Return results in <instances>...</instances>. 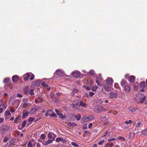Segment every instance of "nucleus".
Returning <instances> with one entry per match:
<instances>
[{
    "label": "nucleus",
    "instance_id": "nucleus-1",
    "mask_svg": "<svg viewBox=\"0 0 147 147\" xmlns=\"http://www.w3.org/2000/svg\"><path fill=\"white\" fill-rule=\"evenodd\" d=\"M106 110V109H104L100 106H98L94 109V111L96 113H100L103 110Z\"/></svg>",
    "mask_w": 147,
    "mask_h": 147
},
{
    "label": "nucleus",
    "instance_id": "nucleus-2",
    "mask_svg": "<svg viewBox=\"0 0 147 147\" xmlns=\"http://www.w3.org/2000/svg\"><path fill=\"white\" fill-rule=\"evenodd\" d=\"M118 94L116 92H111L109 94V97L113 99L116 98Z\"/></svg>",
    "mask_w": 147,
    "mask_h": 147
},
{
    "label": "nucleus",
    "instance_id": "nucleus-3",
    "mask_svg": "<svg viewBox=\"0 0 147 147\" xmlns=\"http://www.w3.org/2000/svg\"><path fill=\"white\" fill-rule=\"evenodd\" d=\"M47 137L50 139L54 141L56 137V136L52 133L49 132L47 135Z\"/></svg>",
    "mask_w": 147,
    "mask_h": 147
},
{
    "label": "nucleus",
    "instance_id": "nucleus-4",
    "mask_svg": "<svg viewBox=\"0 0 147 147\" xmlns=\"http://www.w3.org/2000/svg\"><path fill=\"white\" fill-rule=\"evenodd\" d=\"M80 73L78 71H75L72 73V75L74 77L78 78L80 76Z\"/></svg>",
    "mask_w": 147,
    "mask_h": 147
},
{
    "label": "nucleus",
    "instance_id": "nucleus-5",
    "mask_svg": "<svg viewBox=\"0 0 147 147\" xmlns=\"http://www.w3.org/2000/svg\"><path fill=\"white\" fill-rule=\"evenodd\" d=\"M64 73V71L63 70L59 69L56 71L54 74H56L58 76H61Z\"/></svg>",
    "mask_w": 147,
    "mask_h": 147
},
{
    "label": "nucleus",
    "instance_id": "nucleus-6",
    "mask_svg": "<svg viewBox=\"0 0 147 147\" xmlns=\"http://www.w3.org/2000/svg\"><path fill=\"white\" fill-rule=\"evenodd\" d=\"M73 107L76 110L78 109L79 108V103L78 102L76 101L73 103Z\"/></svg>",
    "mask_w": 147,
    "mask_h": 147
},
{
    "label": "nucleus",
    "instance_id": "nucleus-7",
    "mask_svg": "<svg viewBox=\"0 0 147 147\" xmlns=\"http://www.w3.org/2000/svg\"><path fill=\"white\" fill-rule=\"evenodd\" d=\"M106 84L108 85H111L113 82V79L112 78H107L106 80Z\"/></svg>",
    "mask_w": 147,
    "mask_h": 147
},
{
    "label": "nucleus",
    "instance_id": "nucleus-8",
    "mask_svg": "<svg viewBox=\"0 0 147 147\" xmlns=\"http://www.w3.org/2000/svg\"><path fill=\"white\" fill-rule=\"evenodd\" d=\"M90 119V117L88 116L84 117L81 119V120L83 122H87Z\"/></svg>",
    "mask_w": 147,
    "mask_h": 147
},
{
    "label": "nucleus",
    "instance_id": "nucleus-9",
    "mask_svg": "<svg viewBox=\"0 0 147 147\" xmlns=\"http://www.w3.org/2000/svg\"><path fill=\"white\" fill-rule=\"evenodd\" d=\"M31 73H27L24 75L23 76L24 77V80H27L29 77L31 76Z\"/></svg>",
    "mask_w": 147,
    "mask_h": 147
},
{
    "label": "nucleus",
    "instance_id": "nucleus-10",
    "mask_svg": "<svg viewBox=\"0 0 147 147\" xmlns=\"http://www.w3.org/2000/svg\"><path fill=\"white\" fill-rule=\"evenodd\" d=\"M19 79L17 75H14L12 77V81L14 83L16 82Z\"/></svg>",
    "mask_w": 147,
    "mask_h": 147
},
{
    "label": "nucleus",
    "instance_id": "nucleus-11",
    "mask_svg": "<svg viewBox=\"0 0 147 147\" xmlns=\"http://www.w3.org/2000/svg\"><path fill=\"white\" fill-rule=\"evenodd\" d=\"M124 90L126 93H128L130 90V88L129 86L126 85L125 86Z\"/></svg>",
    "mask_w": 147,
    "mask_h": 147
},
{
    "label": "nucleus",
    "instance_id": "nucleus-12",
    "mask_svg": "<svg viewBox=\"0 0 147 147\" xmlns=\"http://www.w3.org/2000/svg\"><path fill=\"white\" fill-rule=\"evenodd\" d=\"M23 114L22 116V118L23 119H24L28 116V115L29 113L28 111H23Z\"/></svg>",
    "mask_w": 147,
    "mask_h": 147
},
{
    "label": "nucleus",
    "instance_id": "nucleus-13",
    "mask_svg": "<svg viewBox=\"0 0 147 147\" xmlns=\"http://www.w3.org/2000/svg\"><path fill=\"white\" fill-rule=\"evenodd\" d=\"M135 79V77L134 76H131L129 77V81L133 83Z\"/></svg>",
    "mask_w": 147,
    "mask_h": 147
},
{
    "label": "nucleus",
    "instance_id": "nucleus-14",
    "mask_svg": "<svg viewBox=\"0 0 147 147\" xmlns=\"http://www.w3.org/2000/svg\"><path fill=\"white\" fill-rule=\"evenodd\" d=\"M142 124L141 122L139 120H137L135 123L134 125L136 127H139L140 125Z\"/></svg>",
    "mask_w": 147,
    "mask_h": 147
},
{
    "label": "nucleus",
    "instance_id": "nucleus-15",
    "mask_svg": "<svg viewBox=\"0 0 147 147\" xmlns=\"http://www.w3.org/2000/svg\"><path fill=\"white\" fill-rule=\"evenodd\" d=\"M53 141L49 139L47 141L45 142L44 143H43L42 144L44 145H47L48 144L52 143Z\"/></svg>",
    "mask_w": 147,
    "mask_h": 147
},
{
    "label": "nucleus",
    "instance_id": "nucleus-16",
    "mask_svg": "<svg viewBox=\"0 0 147 147\" xmlns=\"http://www.w3.org/2000/svg\"><path fill=\"white\" fill-rule=\"evenodd\" d=\"M67 125L68 126L70 127L76 126L77 125L76 123L74 122L67 123Z\"/></svg>",
    "mask_w": 147,
    "mask_h": 147
},
{
    "label": "nucleus",
    "instance_id": "nucleus-17",
    "mask_svg": "<svg viewBox=\"0 0 147 147\" xmlns=\"http://www.w3.org/2000/svg\"><path fill=\"white\" fill-rule=\"evenodd\" d=\"M32 85L35 86H38L40 85V82L39 81H37L34 82H32Z\"/></svg>",
    "mask_w": 147,
    "mask_h": 147
},
{
    "label": "nucleus",
    "instance_id": "nucleus-18",
    "mask_svg": "<svg viewBox=\"0 0 147 147\" xmlns=\"http://www.w3.org/2000/svg\"><path fill=\"white\" fill-rule=\"evenodd\" d=\"M97 79H96V83L97 84V85L99 86H101L102 84L100 83V82L99 81H101L102 79L101 78H98L96 77Z\"/></svg>",
    "mask_w": 147,
    "mask_h": 147
},
{
    "label": "nucleus",
    "instance_id": "nucleus-19",
    "mask_svg": "<svg viewBox=\"0 0 147 147\" xmlns=\"http://www.w3.org/2000/svg\"><path fill=\"white\" fill-rule=\"evenodd\" d=\"M121 84L122 86H125L127 84V82L125 80H122L121 82Z\"/></svg>",
    "mask_w": 147,
    "mask_h": 147
},
{
    "label": "nucleus",
    "instance_id": "nucleus-20",
    "mask_svg": "<svg viewBox=\"0 0 147 147\" xmlns=\"http://www.w3.org/2000/svg\"><path fill=\"white\" fill-rule=\"evenodd\" d=\"M107 91L109 92L110 91L111 88L110 87L107 86H104L103 87Z\"/></svg>",
    "mask_w": 147,
    "mask_h": 147
},
{
    "label": "nucleus",
    "instance_id": "nucleus-21",
    "mask_svg": "<svg viewBox=\"0 0 147 147\" xmlns=\"http://www.w3.org/2000/svg\"><path fill=\"white\" fill-rule=\"evenodd\" d=\"M78 92V90L76 88H74L72 90V92L71 93V94L72 96H74L75 94V93H76Z\"/></svg>",
    "mask_w": 147,
    "mask_h": 147
},
{
    "label": "nucleus",
    "instance_id": "nucleus-22",
    "mask_svg": "<svg viewBox=\"0 0 147 147\" xmlns=\"http://www.w3.org/2000/svg\"><path fill=\"white\" fill-rule=\"evenodd\" d=\"M140 87L142 88H144L145 87V84L144 82H142L140 84Z\"/></svg>",
    "mask_w": 147,
    "mask_h": 147
},
{
    "label": "nucleus",
    "instance_id": "nucleus-23",
    "mask_svg": "<svg viewBox=\"0 0 147 147\" xmlns=\"http://www.w3.org/2000/svg\"><path fill=\"white\" fill-rule=\"evenodd\" d=\"M29 103L23 102L22 106L23 108H26L28 107L29 105H30Z\"/></svg>",
    "mask_w": 147,
    "mask_h": 147
},
{
    "label": "nucleus",
    "instance_id": "nucleus-24",
    "mask_svg": "<svg viewBox=\"0 0 147 147\" xmlns=\"http://www.w3.org/2000/svg\"><path fill=\"white\" fill-rule=\"evenodd\" d=\"M41 107L40 106H37L35 105L34 107V111L37 110H39L41 109Z\"/></svg>",
    "mask_w": 147,
    "mask_h": 147
},
{
    "label": "nucleus",
    "instance_id": "nucleus-25",
    "mask_svg": "<svg viewBox=\"0 0 147 147\" xmlns=\"http://www.w3.org/2000/svg\"><path fill=\"white\" fill-rule=\"evenodd\" d=\"M20 116H18L16 117L14 120V123H16L18 121H19L20 120Z\"/></svg>",
    "mask_w": 147,
    "mask_h": 147
},
{
    "label": "nucleus",
    "instance_id": "nucleus-26",
    "mask_svg": "<svg viewBox=\"0 0 147 147\" xmlns=\"http://www.w3.org/2000/svg\"><path fill=\"white\" fill-rule=\"evenodd\" d=\"M129 109L130 111L132 112H135L137 110V108L136 107L134 108H129Z\"/></svg>",
    "mask_w": 147,
    "mask_h": 147
},
{
    "label": "nucleus",
    "instance_id": "nucleus-27",
    "mask_svg": "<svg viewBox=\"0 0 147 147\" xmlns=\"http://www.w3.org/2000/svg\"><path fill=\"white\" fill-rule=\"evenodd\" d=\"M29 94L31 95H34V90L33 89L30 90L29 91Z\"/></svg>",
    "mask_w": 147,
    "mask_h": 147
},
{
    "label": "nucleus",
    "instance_id": "nucleus-28",
    "mask_svg": "<svg viewBox=\"0 0 147 147\" xmlns=\"http://www.w3.org/2000/svg\"><path fill=\"white\" fill-rule=\"evenodd\" d=\"M81 115L80 114H78L77 115L75 116V117L76 118V119L77 121H79L81 118Z\"/></svg>",
    "mask_w": 147,
    "mask_h": 147
},
{
    "label": "nucleus",
    "instance_id": "nucleus-29",
    "mask_svg": "<svg viewBox=\"0 0 147 147\" xmlns=\"http://www.w3.org/2000/svg\"><path fill=\"white\" fill-rule=\"evenodd\" d=\"M134 133L133 132H130L129 134V137L130 138L132 139L134 137Z\"/></svg>",
    "mask_w": 147,
    "mask_h": 147
},
{
    "label": "nucleus",
    "instance_id": "nucleus-30",
    "mask_svg": "<svg viewBox=\"0 0 147 147\" xmlns=\"http://www.w3.org/2000/svg\"><path fill=\"white\" fill-rule=\"evenodd\" d=\"M9 80H10V79L8 78H6L4 79V81H3V82L4 83L7 84V83H8Z\"/></svg>",
    "mask_w": 147,
    "mask_h": 147
},
{
    "label": "nucleus",
    "instance_id": "nucleus-31",
    "mask_svg": "<svg viewBox=\"0 0 147 147\" xmlns=\"http://www.w3.org/2000/svg\"><path fill=\"white\" fill-rule=\"evenodd\" d=\"M4 114L5 116V115H11V114L9 111L8 110H7L5 111L4 113Z\"/></svg>",
    "mask_w": 147,
    "mask_h": 147
},
{
    "label": "nucleus",
    "instance_id": "nucleus-32",
    "mask_svg": "<svg viewBox=\"0 0 147 147\" xmlns=\"http://www.w3.org/2000/svg\"><path fill=\"white\" fill-rule=\"evenodd\" d=\"M26 124V121H24L22 124V128H19V129H22L23 128H24Z\"/></svg>",
    "mask_w": 147,
    "mask_h": 147
},
{
    "label": "nucleus",
    "instance_id": "nucleus-33",
    "mask_svg": "<svg viewBox=\"0 0 147 147\" xmlns=\"http://www.w3.org/2000/svg\"><path fill=\"white\" fill-rule=\"evenodd\" d=\"M71 144L73 146L75 147H78L79 146V145L74 142H72L71 143Z\"/></svg>",
    "mask_w": 147,
    "mask_h": 147
},
{
    "label": "nucleus",
    "instance_id": "nucleus-34",
    "mask_svg": "<svg viewBox=\"0 0 147 147\" xmlns=\"http://www.w3.org/2000/svg\"><path fill=\"white\" fill-rule=\"evenodd\" d=\"M118 139L120 140H121L123 141H125V138L122 137L121 136H119L118 138Z\"/></svg>",
    "mask_w": 147,
    "mask_h": 147
},
{
    "label": "nucleus",
    "instance_id": "nucleus-35",
    "mask_svg": "<svg viewBox=\"0 0 147 147\" xmlns=\"http://www.w3.org/2000/svg\"><path fill=\"white\" fill-rule=\"evenodd\" d=\"M28 86H26V88L24 89V91L25 93H27L28 92Z\"/></svg>",
    "mask_w": 147,
    "mask_h": 147
},
{
    "label": "nucleus",
    "instance_id": "nucleus-36",
    "mask_svg": "<svg viewBox=\"0 0 147 147\" xmlns=\"http://www.w3.org/2000/svg\"><path fill=\"white\" fill-rule=\"evenodd\" d=\"M80 106L84 107L86 105V104L85 103H84L83 101H81L80 102Z\"/></svg>",
    "mask_w": 147,
    "mask_h": 147
},
{
    "label": "nucleus",
    "instance_id": "nucleus-37",
    "mask_svg": "<svg viewBox=\"0 0 147 147\" xmlns=\"http://www.w3.org/2000/svg\"><path fill=\"white\" fill-rule=\"evenodd\" d=\"M98 87L95 86L93 87L92 88V90L93 91H95L98 88Z\"/></svg>",
    "mask_w": 147,
    "mask_h": 147
},
{
    "label": "nucleus",
    "instance_id": "nucleus-38",
    "mask_svg": "<svg viewBox=\"0 0 147 147\" xmlns=\"http://www.w3.org/2000/svg\"><path fill=\"white\" fill-rule=\"evenodd\" d=\"M50 97L52 99H54L55 94L54 93H51L50 94Z\"/></svg>",
    "mask_w": 147,
    "mask_h": 147
},
{
    "label": "nucleus",
    "instance_id": "nucleus-39",
    "mask_svg": "<svg viewBox=\"0 0 147 147\" xmlns=\"http://www.w3.org/2000/svg\"><path fill=\"white\" fill-rule=\"evenodd\" d=\"M42 85L43 87H47L49 86V85L46 84V83L45 82H42Z\"/></svg>",
    "mask_w": 147,
    "mask_h": 147
},
{
    "label": "nucleus",
    "instance_id": "nucleus-40",
    "mask_svg": "<svg viewBox=\"0 0 147 147\" xmlns=\"http://www.w3.org/2000/svg\"><path fill=\"white\" fill-rule=\"evenodd\" d=\"M46 138L45 135L44 134H42L41 135L40 138L42 139H44Z\"/></svg>",
    "mask_w": 147,
    "mask_h": 147
},
{
    "label": "nucleus",
    "instance_id": "nucleus-41",
    "mask_svg": "<svg viewBox=\"0 0 147 147\" xmlns=\"http://www.w3.org/2000/svg\"><path fill=\"white\" fill-rule=\"evenodd\" d=\"M61 140H63V139L61 138H57L56 140V141L57 142H59V141H61Z\"/></svg>",
    "mask_w": 147,
    "mask_h": 147
},
{
    "label": "nucleus",
    "instance_id": "nucleus-42",
    "mask_svg": "<svg viewBox=\"0 0 147 147\" xmlns=\"http://www.w3.org/2000/svg\"><path fill=\"white\" fill-rule=\"evenodd\" d=\"M146 99V97L145 96L143 97L142 99L140 100V102L141 103H142Z\"/></svg>",
    "mask_w": 147,
    "mask_h": 147
},
{
    "label": "nucleus",
    "instance_id": "nucleus-43",
    "mask_svg": "<svg viewBox=\"0 0 147 147\" xmlns=\"http://www.w3.org/2000/svg\"><path fill=\"white\" fill-rule=\"evenodd\" d=\"M59 117L60 118H62V119L65 118L64 116L62 114H59Z\"/></svg>",
    "mask_w": 147,
    "mask_h": 147
},
{
    "label": "nucleus",
    "instance_id": "nucleus-44",
    "mask_svg": "<svg viewBox=\"0 0 147 147\" xmlns=\"http://www.w3.org/2000/svg\"><path fill=\"white\" fill-rule=\"evenodd\" d=\"M34 120L33 118L32 117H30L28 119V121L29 122H31L33 121Z\"/></svg>",
    "mask_w": 147,
    "mask_h": 147
},
{
    "label": "nucleus",
    "instance_id": "nucleus-45",
    "mask_svg": "<svg viewBox=\"0 0 147 147\" xmlns=\"http://www.w3.org/2000/svg\"><path fill=\"white\" fill-rule=\"evenodd\" d=\"M50 116L51 117H56L57 116L55 113H52L50 114Z\"/></svg>",
    "mask_w": 147,
    "mask_h": 147
},
{
    "label": "nucleus",
    "instance_id": "nucleus-46",
    "mask_svg": "<svg viewBox=\"0 0 147 147\" xmlns=\"http://www.w3.org/2000/svg\"><path fill=\"white\" fill-rule=\"evenodd\" d=\"M114 87L117 89L119 88V84L117 83H115L114 85Z\"/></svg>",
    "mask_w": 147,
    "mask_h": 147
},
{
    "label": "nucleus",
    "instance_id": "nucleus-47",
    "mask_svg": "<svg viewBox=\"0 0 147 147\" xmlns=\"http://www.w3.org/2000/svg\"><path fill=\"white\" fill-rule=\"evenodd\" d=\"M34 109L32 108L31 109V110L30 111V114H32L34 113Z\"/></svg>",
    "mask_w": 147,
    "mask_h": 147
},
{
    "label": "nucleus",
    "instance_id": "nucleus-48",
    "mask_svg": "<svg viewBox=\"0 0 147 147\" xmlns=\"http://www.w3.org/2000/svg\"><path fill=\"white\" fill-rule=\"evenodd\" d=\"M104 142V141L103 140H102L99 142L98 144L101 145Z\"/></svg>",
    "mask_w": 147,
    "mask_h": 147
},
{
    "label": "nucleus",
    "instance_id": "nucleus-49",
    "mask_svg": "<svg viewBox=\"0 0 147 147\" xmlns=\"http://www.w3.org/2000/svg\"><path fill=\"white\" fill-rule=\"evenodd\" d=\"M31 77L30 78V79L31 80H33V79L34 78V74H32V73H31Z\"/></svg>",
    "mask_w": 147,
    "mask_h": 147
},
{
    "label": "nucleus",
    "instance_id": "nucleus-50",
    "mask_svg": "<svg viewBox=\"0 0 147 147\" xmlns=\"http://www.w3.org/2000/svg\"><path fill=\"white\" fill-rule=\"evenodd\" d=\"M132 121L131 120H129L128 121H126L125 122V123L126 124H130L131 123Z\"/></svg>",
    "mask_w": 147,
    "mask_h": 147
},
{
    "label": "nucleus",
    "instance_id": "nucleus-51",
    "mask_svg": "<svg viewBox=\"0 0 147 147\" xmlns=\"http://www.w3.org/2000/svg\"><path fill=\"white\" fill-rule=\"evenodd\" d=\"M28 147H32V144L30 142H29L27 144Z\"/></svg>",
    "mask_w": 147,
    "mask_h": 147
},
{
    "label": "nucleus",
    "instance_id": "nucleus-52",
    "mask_svg": "<svg viewBox=\"0 0 147 147\" xmlns=\"http://www.w3.org/2000/svg\"><path fill=\"white\" fill-rule=\"evenodd\" d=\"M89 96H92L94 95V93L93 92H89Z\"/></svg>",
    "mask_w": 147,
    "mask_h": 147
},
{
    "label": "nucleus",
    "instance_id": "nucleus-53",
    "mask_svg": "<svg viewBox=\"0 0 147 147\" xmlns=\"http://www.w3.org/2000/svg\"><path fill=\"white\" fill-rule=\"evenodd\" d=\"M89 73L91 75H94L95 72L93 70H90L89 71Z\"/></svg>",
    "mask_w": 147,
    "mask_h": 147
},
{
    "label": "nucleus",
    "instance_id": "nucleus-54",
    "mask_svg": "<svg viewBox=\"0 0 147 147\" xmlns=\"http://www.w3.org/2000/svg\"><path fill=\"white\" fill-rule=\"evenodd\" d=\"M138 88V86L136 85H134V89L135 90H137Z\"/></svg>",
    "mask_w": 147,
    "mask_h": 147
},
{
    "label": "nucleus",
    "instance_id": "nucleus-55",
    "mask_svg": "<svg viewBox=\"0 0 147 147\" xmlns=\"http://www.w3.org/2000/svg\"><path fill=\"white\" fill-rule=\"evenodd\" d=\"M51 111L50 110H48L47 111V113L45 114V115L46 116H48V115H49V111Z\"/></svg>",
    "mask_w": 147,
    "mask_h": 147
},
{
    "label": "nucleus",
    "instance_id": "nucleus-56",
    "mask_svg": "<svg viewBox=\"0 0 147 147\" xmlns=\"http://www.w3.org/2000/svg\"><path fill=\"white\" fill-rule=\"evenodd\" d=\"M8 138H7L6 137H5L4 139V142H6L8 141Z\"/></svg>",
    "mask_w": 147,
    "mask_h": 147
},
{
    "label": "nucleus",
    "instance_id": "nucleus-57",
    "mask_svg": "<svg viewBox=\"0 0 147 147\" xmlns=\"http://www.w3.org/2000/svg\"><path fill=\"white\" fill-rule=\"evenodd\" d=\"M115 140V138H112L111 139H109L108 140V141L111 142L112 141H113Z\"/></svg>",
    "mask_w": 147,
    "mask_h": 147
},
{
    "label": "nucleus",
    "instance_id": "nucleus-58",
    "mask_svg": "<svg viewBox=\"0 0 147 147\" xmlns=\"http://www.w3.org/2000/svg\"><path fill=\"white\" fill-rule=\"evenodd\" d=\"M4 120V119L3 118H0V124L2 123Z\"/></svg>",
    "mask_w": 147,
    "mask_h": 147
},
{
    "label": "nucleus",
    "instance_id": "nucleus-59",
    "mask_svg": "<svg viewBox=\"0 0 147 147\" xmlns=\"http://www.w3.org/2000/svg\"><path fill=\"white\" fill-rule=\"evenodd\" d=\"M28 101V100L27 98H25L24 99L23 102L27 103V102Z\"/></svg>",
    "mask_w": 147,
    "mask_h": 147
},
{
    "label": "nucleus",
    "instance_id": "nucleus-60",
    "mask_svg": "<svg viewBox=\"0 0 147 147\" xmlns=\"http://www.w3.org/2000/svg\"><path fill=\"white\" fill-rule=\"evenodd\" d=\"M17 96L19 98H22L23 96L22 95L20 94H18L17 95Z\"/></svg>",
    "mask_w": 147,
    "mask_h": 147
},
{
    "label": "nucleus",
    "instance_id": "nucleus-61",
    "mask_svg": "<svg viewBox=\"0 0 147 147\" xmlns=\"http://www.w3.org/2000/svg\"><path fill=\"white\" fill-rule=\"evenodd\" d=\"M10 111L11 113H13L14 112V109L13 108H11L10 109Z\"/></svg>",
    "mask_w": 147,
    "mask_h": 147
},
{
    "label": "nucleus",
    "instance_id": "nucleus-62",
    "mask_svg": "<svg viewBox=\"0 0 147 147\" xmlns=\"http://www.w3.org/2000/svg\"><path fill=\"white\" fill-rule=\"evenodd\" d=\"M3 100H0V107H1V106H2L3 104Z\"/></svg>",
    "mask_w": 147,
    "mask_h": 147
},
{
    "label": "nucleus",
    "instance_id": "nucleus-63",
    "mask_svg": "<svg viewBox=\"0 0 147 147\" xmlns=\"http://www.w3.org/2000/svg\"><path fill=\"white\" fill-rule=\"evenodd\" d=\"M92 126V123H90L89 124L88 126V128H90Z\"/></svg>",
    "mask_w": 147,
    "mask_h": 147
},
{
    "label": "nucleus",
    "instance_id": "nucleus-64",
    "mask_svg": "<svg viewBox=\"0 0 147 147\" xmlns=\"http://www.w3.org/2000/svg\"><path fill=\"white\" fill-rule=\"evenodd\" d=\"M87 128L86 124H85L83 125V129H86Z\"/></svg>",
    "mask_w": 147,
    "mask_h": 147
}]
</instances>
